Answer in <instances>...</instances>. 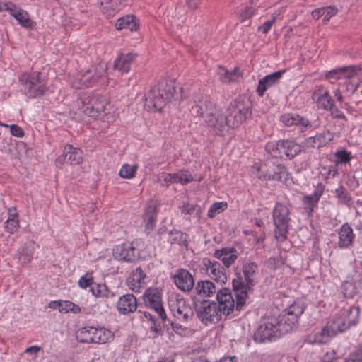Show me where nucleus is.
<instances>
[{
	"label": "nucleus",
	"mask_w": 362,
	"mask_h": 362,
	"mask_svg": "<svg viewBox=\"0 0 362 362\" xmlns=\"http://www.w3.org/2000/svg\"><path fill=\"white\" fill-rule=\"evenodd\" d=\"M113 255L119 260L132 262L136 259L133 243L127 242L117 245L113 249Z\"/></svg>",
	"instance_id": "20"
},
{
	"label": "nucleus",
	"mask_w": 362,
	"mask_h": 362,
	"mask_svg": "<svg viewBox=\"0 0 362 362\" xmlns=\"http://www.w3.org/2000/svg\"><path fill=\"white\" fill-rule=\"evenodd\" d=\"M219 80L222 83L237 82L240 78L239 69L235 67L233 71H228L224 67L219 66Z\"/></svg>",
	"instance_id": "40"
},
{
	"label": "nucleus",
	"mask_w": 362,
	"mask_h": 362,
	"mask_svg": "<svg viewBox=\"0 0 362 362\" xmlns=\"http://www.w3.org/2000/svg\"><path fill=\"white\" fill-rule=\"evenodd\" d=\"M66 158H68L67 154L64 153V150L63 151V153L57 157L55 160V165L57 168H61L63 165L65 163Z\"/></svg>",
	"instance_id": "61"
},
{
	"label": "nucleus",
	"mask_w": 362,
	"mask_h": 362,
	"mask_svg": "<svg viewBox=\"0 0 362 362\" xmlns=\"http://www.w3.org/2000/svg\"><path fill=\"white\" fill-rule=\"evenodd\" d=\"M259 170L261 172L259 178L266 180L282 181L284 179L286 180L288 176L284 165L269 160H267Z\"/></svg>",
	"instance_id": "13"
},
{
	"label": "nucleus",
	"mask_w": 362,
	"mask_h": 362,
	"mask_svg": "<svg viewBox=\"0 0 362 362\" xmlns=\"http://www.w3.org/2000/svg\"><path fill=\"white\" fill-rule=\"evenodd\" d=\"M173 279L177 287L183 291H189L194 286L192 275L185 269H177L173 276Z\"/></svg>",
	"instance_id": "19"
},
{
	"label": "nucleus",
	"mask_w": 362,
	"mask_h": 362,
	"mask_svg": "<svg viewBox=\"0 0 362 362\" xmlns=\"http://www.w3.org/2000/svg\"><path fill=\"white\" fill-rule=\"evenodd\" d=\"M145 278L146 274L141 267H138L127 279V284L132 291L139 292Z\"/></svg>",
	"instance_id": "30"
},
{
	"label": "nucleus",
	"mask_w": 362,
	"mask_h": 362,
	"mask_svg": "<svg viewBox=\"0 0 362 362\" xmlns=\"http://www.w3.org/2000/svg\"><path fill=\"white\" fill-rule=\"evenodd\" d=\"M257 265L255 262H247L243 264L242 271L243 276L238 274L233 280V288L236 298L237 310H241L245 304L248 292L255 285V279Z\"/></svg>",
	"instance_id": "3"
},
{
	"label": "nucleus",
	"mask_w": 362,
	"mask_h": 362,
	"mask_svg": "<svg viewBox=\"0 0 362 362\" xmlns=\"http://www.w3.org/2000/svg\"><path fill=\"white\" fill-rule=\"evenodd\" d=\"M95 327H83L76 332V337L81 343H95Z\"/></svg>",
	"instance_id": "42"
},
{
	"label": "nucleus",
	"mask_w": 362,
	"mask_h": 362,
	"mask_svg": "<svg viewBox=\"0 0 362 362\" xmlns=\"http://www.w3.org/2000/svg\"><path fill=\"white\" fill-rule=\"evenodd\" d=\"M175 93L174 82L161 80L146 95V106L152 111H160Z\"/></svg>",
	"instance_id": "5"
},
{
	"label": "nucleus",
	"mask_w": 362,
	"mask_h": 362,
	"mask_svg": "<svg viewBox=\"0 0 362 362\" xmlns=\"http://www.w3.org/2000/svg\"><path fill=\"white\" fill-rule=\"evenodd\" d=\"M335 156L340 163H345L351 160L350 153L344 150L337 152Z\"/></svg>",
	"instance_id": "57"
},
{
	"label": "nucleus",
	"mask_w": 362,
	"mask_h": 362,
	"mask_svg": "<svg viewBox=\"0 0 362 362\" xmlns=\"http://www.w3.org/2000/svg\"><path fill=\"white\" fill-rule=\"evenodd\" d=\"M139 27V21L134 15H126L119 18L116 23L115 28L117 30L128 29L135 31Z\"/></svg>",
	"instance_id": "33"
},
{
	"label": "nucleus",
	"mask_w": 362,
	"mask_h": 362,
	"mask_svg": "<svg viewBox=\"0 0 362 362\" xmlns=\"http://www.w3.org/2000/svg\"><path fill=\"white\" fill-rule=\"evenodd\" d=\"M333 139L332 134L329 130L323 131L322 133L317 134L315 136L308 138L303 142V147L305 148H320L325 146Z\"/></svg>",
	"instance_id": "25"
},
{
	"label": "nucleus",
	"mask_w": 362,
	"mask_h": 362,
	"mask_svg": "<svg viewBox=\"0 0 362 362\" xmlns=\"http://www.w3.org/2000/svg\"><path fill=\"white\" fill-rule=\"evenodd\" d=\"M337 12V8L334 6L322 7L315 9L312 11V17L316 20H318L320 17H322L323 23H327L331 18L332 16H334Z\"/></svg>",
	"instance_id": "39"
},
{
	"label": "nucleus",
	"mask_w": 362,
	"mask_h": 362,
	"mask_svg": "<svg viewBox=\"0 0 362 362\" xmlns=\"http://www.w3.org/2000/svg\"><path fill=\"white\" fill-rule=\"evenodd\" d=\"M144 300L147 307L155 310L163 322L166 320L167 315L163 306L161 294L158 288H149L146 290Z\"/></svg>",
	"instance_id": "15"
},
{
	"label": "nucleus",
	"mask_w": 362,
	"mask_h": 362,
	"mask_svg": "<svg viewBox=\"0 0 362 362\" xmlns=\"http://www.w3.org/2000/svg\"><path fill=\"white\" fill-rule=\"evenodd\" d=\"M228 112L227 117L229 127L236 128L250 116V104L248 100L238 98L230 104Z\"/></svg>",
	"instance_id": "10"
},
{
	"label": "nucleus",
	"mask_w": 362,
	"mask_h": 362,
	"mask_svg": "<svg viewBox=\"0 0 362 362\" xmlns=\"http://www.w3.org/2000/svg\"><path fill=\"white\" fill-rule=\"evenodd\" d=\"M93 278L92 276V274L86 273L85 276H81L78 280V286L81 288H86L88 287H91V284H93Z\"/></svg>",
	"instance_id": "53"
},
{
	"label": "nucleus",
	"mask_w": 362,
	"mask_h": 362,
	"mask_svg": "<svg viewBox=\"0 0 362 362\" xmlns=\"http://www.w3.org/2000/svg\"><path fill=\"white\" fill-rule=\"evenodd\" d=\"M345 87L346 93H349V95H351L357 90L358 83H354V81H351L350 80H348L345 83Z\"/></svg>",
	"instance_id": "58"
},
{
	"label": "nucleus",
	"mask_w": 362,
	"mask_h": 362,
	"mask_svg": "<svg viewBox=\"0 0 362 362\" xmlns=\"http://www.w3.org/2000/svg\"><path fill=\"white\" fill-rule=\"evenodd\" d=\"M137 169V165H130L129 164L125 163L122 166L119 175L122 178L132 179L135 177Z\"/></svg>",
	"instance_id": "47"
},
{
	"label": "nucleus",
	"mask_w": 362,
	"mask_h": 362,
	"mask_svg": "<svg viewBox=\"0 0 362 362\" xmlns=\"http://www.w3.org/2000/svg\"><path fill=\"white\" fill-rule=\"evenodd\" d=\"M276 18L274 15L272 18L264 22L262 25L259 26L258 30L262 31L264 34H267L271 29L273 24L275 23Z\"/></svg>",
	"instance_id": "55"
},
{
	"label": "nucleus",
	"mask_w": 362,
	"mask_h": 362,
	"mask_svg": "<svg viewBox=\"0 0 362 362\" xmlns=\"http://www.w3.org/2000/svg\"><path fill=\"white\" fill-rule=\"evenodd\" d=\"M171 325L173 329L180 336H185L187 334V332H188L186 327H183L182 325L177 323L172 322Z\"/></svg>",
	"instance_id": "59"
},
{
	"label": "nucleus",
	"mask_w": 362,
	"mask_h": 362,
	"mask_svg": "<svg viewBox=\"0 0 362 362\" xmlns=\"http://www.w3.org/2000/svg\"><path fill=\"white\" fill-rule=\"evenodd\" d=\"M40 349H41L40 346L35 345V346H32L28 347L25 350V353H27V354H34L37 355L38 354V352L40 351Z\"/></svg>",
	"instance_id": "63"
},
{
	"label": "nucleus",
	"mask_w": 362,
	"mask_h": 362,
	"mask_svg": "<svg viewBox=\"0 0 362 362\" xmlns=\"http://www.w3.org/2000/svg\"><path fill=\"white\" fill-rule=\"evenodd\" d=\"M255 13V9L252 7L246 6L243 10H242L240 17L241 18V21L243 22L247 19L251 18Z\"/></svg>",
	"instance_id": "56"
},
{
	"label": "nucleus",
	"mask_w": 362,
	"mask_h": 362,
	"mask_svg": "<svg viewBox=\"0 0 362 362\" xmlns=\"http://www.w3.org/2000/svg\"><path fill=\"white\" fill-rule=\"evenodd\" d=\"M95 344H105L112 340L114 337L111 331L103 327L95 328Z\"/></svg>",
	"instance_id": "44"
},
{
	"label": "nucleus",
	"mask_w": 362,
	"mask_h": 362,
	"mask_svg": "<svg viewBox=\"0 0 362 362\" xmlns=\"http://www.w3.org/2000/svg\"><path fill=\"white\" fill-rule=\"evenodd\" d=\"M215 257L221 259L226 267H230L237 259L236 250L233 247L216 250Z\"/></svg>",
	"instance_id": "31"
},
{
	"label": "nucleus",
	"mask_w": 362,
	"mask_h": 362,
	"mask_svg": "<svg viewBox=\"0 0 362 362\" xmlns=\"http://www.w3.org/2000/svg\"><path fill=\"white\" fill-rule=\"evenodd\" d=\"M169 308L173 316L182 322H188L193 317L194 312L192 309L186 304L183 298L170 300Z\"/></svg>",
	"instance_id": "16"
},
{
	"label": "nucleus",
	"mask_w": 362,
	"mask_h": 362,
	"mask_svg": "<svg viewBox=\"0 0 362 362\" xmlns=\"http://www.w3.org/2000/svg\"><path fill=\"white\" fill-rule=\"evenodd\" d=\"M286 72L285 70L278 71L264 76L260 79L257 88V92L259 96H263L266 90L271 86L277 83L283 74Z\"/></svg>",
	"instance_id": "23"
},
{
	"label": "nucleus",
	"mask_w": 362,
	"mask_h": 362,
	"mask_svg": "<svg viewBox=\"0 0 362 362\" xmlns=\"http://www.w3.org/2000/svg\"><path fill=\"white\" fill-rule=\"evenodd\" d=\"M62 300H52L49 303V308L52 309H58L61 311Z\"/></svg>",
	"instance_id": "64"
},
{
	"label": "nucleus",
	"mask_w": 362,
	"mask_h": 362,
	"mask_svg": "<svg viewBox=\"0 0 362 362\" xmlns=\"http://www.w3.org/2000/svg\"><path fill=\"white\" fill-rule=\"evenodd\" d=\"M194 305L197 317L206 325L218 322L223 316L216 302L203 300L194 301Z\"/></svg>",
	"instance_id": "11"
},
{
	"label": "nucleus",
	"mask_w": 362,
	"mask_h": 362,
	"mask_svg": "<svg viewBox=\"0 0 362 362\" xmlns=\"http://www.w3.org/2000/svg\"><path fill=\"white\" fill-rule=\"evenodd\" d=\"M324 192V186L320 183L317 185L315 192L310 195H305L303 198V209L308 216H311L315 208L317 206V204Z\"/></svg>",
	"instance_id": "21"
},
{
	"label": "nucleus",
	"mask_w": 362,
	"mask_h": 362,
	"mask_svg": "<svg viewBox=\"0 0 362 362\" xmlns=\"http://www.w3.org/2000/svg\"><path fill=\"white\" fill-rule=\"evenodd\" d=\"M284 158H293L302 151L300 145L292 140H281Z\"/></svg>",
	"instance_id": "36"
},
{
	"label": "nucleus",
	"mask_w": 362,
	"mask_h": 362,
	"mask_svg": "<svg viewBox=\"0 0 362 362\" xmlns=\"http://www.w3.org/2000/svg\"><path fill=\"white\" fill-rule=\"evenodd\" d=\"M278 323V317L276 316L262 317L260 325L255 333V340L259 342H265L281 337L282 334Z\"/></svg>",
	"instance_id": "8"
},
{
	"label": "nucleus",
	"mask_w": 362,
	"mask_h": 362,
	"mask_svg": "<svg viewBox=\"0 0 362 362\" xmlns=\"http://www.w3.org/2000/svg\"><path fill=\"white\" fill-rule=\"evenodd\" d=\"M157 214L158 208L156 205L151 204L146 207L144 215V222L145 223V228L147 233H150L154 229Z\"/></svg>",
	"instance_id": "32"
},
{
	"label": "nucleus",
	"mask_w": 362,
	"mask_h": 362,
	"mask_svg": "<svg viewBox=\"0 0 362 362\" xmlns=\"http://www.w3.org/2000/svg\"><path fill=\"white\" fill-rule=\"evenodd\" d=\"M215 284L209 280H202L196 286L197 293L204 297H209L218 291Z\"/></svg>",
	"instance_id": "35"
},
{
	"label": "nucleus",
	"mask_w": 362,
	"mask_h": 362,
	"mask_svg": "<svg viewBox=\"0 0 362 362\" xmlns=\"http://www.w3.org/2000/svg\"><path fill=\"white\" fill-rule=\"evenodd\" d=\"M80 109L88 117L103 122L112 123L116 119V115L109 100L100 95H91L83 98Z\"/></svg>",
	"instance_id": "1"
},
{
	"label": "nucleus",
	"mask_w": 362,
	"mask_h": 362,
	"mask_svg": "<svg viewBox=\"0 0 362 362\" xmlns=\"http://www.w3.org/2000/svg\"><path fill=\"white\" fill-rule=\"evenodd\" d=\"M90 291L95 297L112 298L115 296L112 292L108 291L105 284H97L95 287H90Z\"/></svg>",
	"instance_id": "46"
},
{
	"label": "nucleus",
	"mask_w": 362,
	"mask_h": 362,
	"mask_svg": "<svg viewBox=\"0 0 362 362\" xmlns=\"http://www.w3.org/2000/svg\"><path fill=\"white\" fill-rule=\"evenodd\" d=\"M282 141H269L265 146V151L268 154L274 158H284V153L282 149Z\"/></svg>",
	"instance_id": "43"
},
{
	"label": "nucleus",
	"mask_w": 362,
	"mask_h": 362,
	"mask_svg": "<svg viewBox=\"0 0 362 362\" xmlns=\"http://www.w3.org/2000/svg\"><path fill=\"white\" fill-rule=\"evenodd\" d=\"M305 307L300 303L294 302L277 316L278 325L281 334L291 332L296 325L299 317L303 313Z\"/></svg>",
	"instance_id": "9"
},
{
	"label": "nucleus",
	"mask_w": 362,
	"mask_h": 362,
	"mask_svg": "<svg viewBox=\"0 0 362 362\" xmlns=\"http://www.w3.org/2000/svg\"><path fill=\"white\" fill-rule=\"evenodd\" d=\"M203 267L208 276L217 283L221 284L226 282L227 276L225 269L218 262L204 259Z\"/></svg>",
	"instance_id": "18"
},
{
	"label": "nucleus",
	"mask_w": 362,
	"mask_h": 362,
	"mask_svg": "<svg viewBox=\"0 0 362 362\" xmlns=\"http://www.w3.org/2000/svg\"><path fill=\"white\" fill-rule=\"evenodd\" d=\"M160 177L164 182V185L168 186L173 183H180L182 185H186L193 180V177L188 173H163Z\"/></svg>",
	"instance_id": "28"
},
{
	"label": "nucleus",
	"mask_w": 362,
	"mask_h": 362,
	"mask_svg": "<svg viewBox=\"0 0 362 362\" xmlns=\"http://www.w3.org/2000/svg\"><path fill=\"white\" fill-rule=\"evenodd\" d=\"M338 247L341 249L350 247L354 242L355 235L353 229L348 223H344L338 231Z\"/></svg>",
	"instance_id": "24"
},
{
	"label": "nucleus",
	"mask_w": 362,
	"mask_h": 362,
	"mask_svg": "<svg viewBox=\"0 0 362 362\" xmlns=\"http://www.w3.org/2000/svg\"><path fill=\"white\" fill-rule=\"evenodd\" d=\"M360 70L361 68L358 66H342L330 71L326 76L327 78L334 79H339L341 76L350 78L356 76Z\"/></svg>",
	"instance_id": "29"
},
{
	"label": "nucleus",
	"mask_w": 362,
	"mask_h": 362,
	"mask_svg": "<svg viewBox=\"0 0 362 362\" xmlns=\"http://www.w3.org/2000/svg\"><path fill=\"white\" fill-rule=\"evenodd\" d=\"M331 115L334 118L345 119V115L338 108L335 107L333 105L332 109H329Z\"/></svg>",
	"instance_id": "62"
},
{
	"label": "nucleus",
	"mask_w": 362,
	"mask_h": 362,
	"mask_svg": "<svg viewBox=\"0 0 362 362\" xmlns=\"http://www.w3.org/2000/svg\"><path fill=\"white\" fill-rule=\"evenodd\" d=\"M4 228L11 234H13L18 230L20 228L18 214L16 212L15 209H8V218L4 223Z\"/></svg>",
	"instance_id": "38"
},
{
	"label": "nucleus",
	"mask_w": 362,
	"mask_h": 362,
	"mask_svg": "<svg viewBox=\"0 0 362 362\" xmlns=\"http://www.w3.org/2000/svg\"><path fill=\"white\" fill-rule=\"evenodd\" d=\"M101 11L107 16H112L120 11L128 0H99Z\"/></svg>",
	"instance_id": "27"
},
{
	"label": "nucleus",
	"mask_w": 362,
	"mask_h": 362,
	"mask_svg": "<svg viewBox=\"0 0 362 362\" xmlns=\"http://www.w3.org/2000/svg\"><path fill=\"white\" fill-rule=\"evenodd\" d=\"M135 56L132 53L122 54L114 62V68L119 71L128 73Z\"/></svg>",
	"instance_id": "34"
},
{
	"label": "nucleus",
	"mask_w": 362,
	"mask_h": 362,
	"mask_svg": "<svg viewBox=\"0 0 362 362\" xmlns=\"http://www.w3.org/2000/svg\"><path fill=\"white\" fill-rule=\"evenodd\" d=\"M64 153L67 154V160L71 165H78L83 161V152L78 148L67 144L64 146Z\"/></svg>",
	"instance_id": "37"
},
{
	"label": "nucleus",
	"mask_w": 362,
	"mask_h": 362,
	"mask_svg": "<svg viewBox=\"0 0 362 362\" xmlns=\"http://www.w3.org/2000/svg\"><path fill=\"white\" fill-rule=\"evenodd\" d=\"M191 112L193 115L202 117L207 126L213 128L217 134H223L229 127L227 116L223 115L211 101H200L192 107Z\"/></svg>",
	"instance_id": "2"
},
{
	"label": "nucleus",
	"mask_w": 362,
	"mask_h": 362,
	"mask_svg": "<svg viewBox=\"0 0 362 362\" xmlns=\"http://www.w3.org/2000/svg\"><path fill=\"white\" fill-rule=\"evenodd\" d=\"M34 253V243H30L23 249L20 254L19 259L24 264L29 263Z\"/></svg>",
	"instance_id": "49"
},
{
	"label": "nucleus",
	"mask_w": 362,
	"mask_h": 362,
	"mask_svg": "<svg viewBox=\"0 0 362 362\" xmlns=\"http://www.w3.org/2000/svg\"><path fill=\"white\" fill-rule=\"evenodd\" d=\"M25 94L30 98L42 96L47 90V81L40 71L24 72L18 78Z\"/></svg>",
	"instance_id": "7"
},
{
	"label": "nucleus",
	"mask_w": 362,
	"mask_h": 362,
	"mask_svg": "<svg viewBox=\"0 0 362 362\" xmlns=\"http://www.w3.org/2000/svg\"><path fill=\"white\" fill-rule=\"evenodd\" d=\"M217 305L224 316L229 315L236 308V300L228 288H222L216 293ZM237 310V308H235Z\"/></svg>",
	"instance_id": "17"
},
{
	"label": "nucleus",
	"mask_w": 362,
	"mask_h": 362,
	"mask_svg": "<svg viewBox=\"0 0 362 362\" xmlns=\"http://www.w3.org/2000/svg\"><path fill=\"white\" fill-rule=\"evenodd\" d=\"M317 105L319 108L329 110L333 106V100L329 95L328 90H323L317 99Z\"/></svg>",
	"instance_id": "45"
},
{
	"label": "nucleus",
	"mask_w": 362,
	"mask_h": 362,
	"mask_svg": "<svg viewBox=\"0 0 362 362\" xmlns=\"http://www.w3.org/2000/svg\"><path fill=\"white\" fill-rule=\"evenodd\" d=\"M228 206V204L226 202H220L214 203L208 211L207 216L210 218H214L218 214L224 211Z\"/></svg>",
	"instance_id": "48"
},
{
	"label": "nucleus",
	"mask_w": 362,
	"mask_h": 362,
	"mask_svg": "<svg viewBox=\"0 0 362 362\" xmlns=\"http://www.w3.org/2000/svg\"><path fill=\"white\" fill-rule=\"evenodd\" d=\"M10 130L12 135L17 137H22L24 135V132L21 127L17 124H12L10 126Z\"/></svg>",
	"instance_id": "60"
},
{
	"label": "nucleus",
	"mask_w": 362,
	"mask_h": 362,
	"mask_svg": "<svg viewBox=\"0 0 362 362\" xmlns=\"http://www.w3.org/2000/svg\"><path fill=\"white\" fill-rule=\"evenodd\" d=\"M8 11L25 28L33 30L36 26L35 22L31 20L29 13L11 1L4 2L0 5V11Z\"/></svg>",
	"instance_id": "14"
},
{
	"label": "nucleus",
	"mask_w": 362,
	"mask_h": 362,
	"mask_svg": "<svg viewBox=\"0 0 362 362\" xmlns=\"http://www.w3.org/2000/svg\"><path fill=\"white\" fill-rule=\"evenodd\" d=\"M81 308L74 303L69 300H62L60 313H68L71 312L74 314L81 313Z\"/></svg>",
	"instance_id": "51"
},
{
	"label": "nucleus",
	"mask_w": 362,
	"mask_h": 362,
	"mask_svg": "<svg viewBox=\"0 0 362 362\" xmlns=\"http://www.w3.org/2000/svg\"><path fill=\"white\" fill-rule=\"evenodd\" d=\"M343 362H362V344L351 352Z\"/></svg>",
	"instance_id": "52"
},
{
	"label": "nucleus",
	"mask_w": 362,
	"mask_h": 362,
	"mask_svg": "<svg viewBox=\"0 0 362 362\" xmlns=\"http://www.w3.org/2000/svg\"><path fill=\"white\" fill-rule=\"evenodd\" d=\"M188 235L177 230H173L168 233V242L171 245H177L187 247L188 243Z\"/></svg>",
	"instance_id": "41"
},
{
	"label": "nucleus",
	"mask_w": 362,
	"mask_h": 362,
	"mask_svg": "<svg viewBox=\"0 0 362 362\" xmlns=\"http://www.w3.org/2000/svg\"><path fill=\"white\" fill-rule=\"evenodd\" d=\"M335 193L341 203L346 204H350L351 197L347 194V193H346L344 189L342 187L336 189Z\"/></svg>",
	"instance_id": "54"
},
{
	"label": "nucleus",
	"mask_w": 362,
	"mask_h": 362,
	"mask_svg": "<svg viewBox=\"0 0 362 362\" xmlns=\"http://www.w3.org/2000/svg\"><path fill=\"white\" fill-rule=\"evenodd\" d=\"M288 208L281 203H277L273 210V221L275 226L274 234L276 240H286L291 218Z\"/></svg>",
	"instance_id": "12"
},
{
	"label": "nucleus",
	"mask_w": 362,
	"mask_h": 362,
	"mask_svg": "<svg viewBox=\"0 0 362 362\" xmlns=\"http://www.w3.org/2000/svg\"><path fill=\"white\" fill-rule=\"evenodd\" d=\"M117 308L120 314L128 315L134 313L137 308L136 297L132 294L121 296L117 303Z\"/></svg>",
	"instance_id": "22"
},
{
	"label": "nucleus",
	"mask_w": 362,
	"mask_h": 362,
	"mask_svg": "<svg viewBox=\"0 0 362 362\" xmlns=\"http://www.w3.org/2000/svg\"><path fill=\"white\" fill-rule=\"evenodd\" d=\"M107 70V66L105 62H100L87 69L81 70L72 80V86L76 89H81L97 85H105L108 82Z\"/></svg>",
	"instance_id": "6"
},
{
	"label": "nucleus",
	"mask_w": 362,
	"mask_h": 362,
	"mask_svg": "<svg viewBox=\"0 0 362 362\" xmlns=\"http://www.w3.org/2000/svg\"><path fill=\"white\" fill-rule=\"evenodd\" d=\"M360 309L358 306H349L337 313L327 323L321 332L323 337H331L339 332H344L351 326L356 325L358 322Z\"/></svg>",
	"instance_id": "4"
},
{
	"label": "nucleus",
	"mask_w": 362,
	"mask_h": 362,
	"mask_svg": "<svg viewBox=\"0 0 362 362\" xmlns=\"http://www.w3.org/2000/svg\"><path fill=\"white\" fill-rule=\"evenodd\" d=\"M181 212L184 214L191 215L195 214L197 217H199L202 213L201 207L197 204H193L188 202L183 203L180 206Z\"/></svg>",
	"instance_id": "50"
},
{
	"label": "nucleus",
	"mask_w": 362,
	"mask_h": 362,
	"mask_svg": "<svg viewBox=\"0 0 362 362\" xmlns=\"http://www.w3.org/2000/svg\"><path fill=\"white\" fill-rule=\"evenodd\" d=\"M281 121L286 126H298L300 132H305L308 127H311L310 122L305 118L297 114H285L281 116Z\"/></svg>",
	"instance_id": "26"
}]
</instances>
